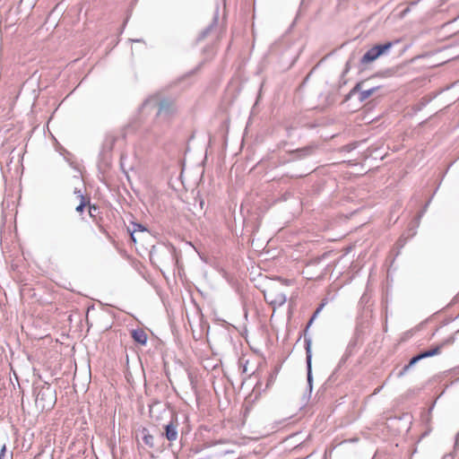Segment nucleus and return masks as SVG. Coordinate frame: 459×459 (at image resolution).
<instances>
[{
	"instance_id": "nucleus-14",
	"label": "nucleus",
	"mask_w": 459,
	"mask_h": 459,
	"mask_svg": "<svg viewBox=\"0 0 459 459\" xmlns=\"http://www.w3.org/2000/svg\"><path fill=\"white\" fill-rule=\"evenodd\" d=\"M143 439L147 446H149L151 447L153 446V437L152 435H150L148 433L144 434L143 437Z\"/></svg>"
},
{
	"instance_id": "nucleus-6",
	"label": "nucleus",
	"mask_w": 459,
	"mask_h": 459,
	"mask_svg": "<svg viewBox=\"0 0 459 459\" xmlns=\"http://www.w3.org/2000/svg\"><path fill=\"white\" fill-rule=\"evenodd\" d=\"M165 437L170 442L177 440V438H178V423L177 422H175L174 420H170L165 426Z\"/></svg>"
},
{
	"instance_id": "nucleus-9",
	"label": "nucleus",
	"mask_w": 459,
	"mask_h": 459,
	"mask_svg": "<svg viewBox=\"0 0 459 459\" xmlns=\"http://www.w3.org/2000/svg\"><path fill=\"white\" fill-rule=\"evenodd\" d=\"M132 337L136 342L142 345H144L147 342V334L142 329L134 330L132 332Z\"/></svg>"
},
{
	"instance_id": "nucleus-11",
	"label": "nucleus",
	"mask_w": 459,
	"mask_h": 459,
	"mask_svg": "<svg viewBox=\"0 0 459 459\" xmlns=\"http://www.w3.org/2000/svg\"><path fill=\"white\" fill-rule=\"evenodd\" d=\"M391 43L375 46V59L380 55L384 54L388 48H391Z\"/></svg>"
},
{
	"instance_id": "nucleus-1",
	"label": "nucleus",
	"mask_w": 459,
	"mask_h": 459,
	"mask_svg": "<svg viewBox=\"0 0 459 459\" xmlns=\"http://www.w3.org/2000/svg\"><path fill=\"white\" fill-rule=\"evenodd\" d=\"M56 402V391L49 385L36 389V407L43 411L51 410Z\"/></svg>"
},
{
	"instance_id": "nucleus-10",
	"label": "nucleus",
	"mask_w": 459,
	"mask_h": 459,
	"mask_svg": "<svg viewBox=\"0 0 459 459\" xmlns=\"http://www.w3.org/2000/svg\"><path fill=\"white\" fill-rule=\"evenodd\" d=\"M74 195H76V197L80 200V203L79 204L75 207V210L76 212H82L84 209V207L86 206L87 204V200L86 198L83 196L82 191L80 189H76L74 190Z\"/></svg>"
},
{
	"instance_id": "nucleus-3",
	"label": "nucleus",
	"mask_w": 459,
	"mask_h": 459,
	"mask_svg": "<svg viewBox=\"0 0 459 459\" xmlns=\"http://www.w3.org/2000/svg\"><path fill=\"white\" fill-rule=\"evenodd\" d=\"M446 343V342H444L441 344L437 345L436 347L431 348V349L413 357L410 360L409 364L403 368V371H407L411 366H413L416 362H418L421 359L432 357V356L439 354L441 352L442 348L445 346Z\"/></svg>"
},
{
	"instance_id": "nucleus-8",
	"label": "nucleus",
	"mask_w": 459,
	"mask_h": 459,
	"mask_svg": "<svg viewBox=\"0 0 459 459\" xmlns=\"http://www.w3.org/2000/svg\"><path fill=\"white\" fill-rule=\"evenodd\" d=\"M306 351H307V382L311 388L312 387V371H311V357H312V355H311L309 342H307Z\"/></svg>"
},
{
	"instance_id": "nucleus-15",
	"label": "nucleus",
	"mask_w": 459,
	"mask_h": 459,
	"mask_svg": "<svg viewBox=\"0 0 459 459\" xmlns=\"http://www.w3.org/2000/svg\"><path fill=\"white\" fill-rule=\"evenodd\" d=\"M136 228H137V230H139L141 231L144 230V229H143V227L142 225H140V224H134V230H133V232L131 233V237H132V238L134 241H135V239H134V233L136 231Z\"/></svg>"
},
{
	"instance_id": "nucleus-4",
	"label": "nucleus",
	"mask_w": 459,
	"mask_h": 459,
	"mask_svg": "<svg viewBox=\"0 0 459 459\" xmlns=\"http://www.w3.org/2000/svg\"><path fill=\"white\" fill-rule=\"evenodd\" d=\"M228 453L229 452L223 451L220 447L212 446L202 452L197 459H223Z\"/></svg>"
},
{
	"instance_id": "nucleus-17",
	"label": "nucleus",
	"mask_w": 459,
	"mask_h": 459,
	"mask_svg": "<svg viewBox=\"0 0 459 459\" xmlns=\"http://www.w3.org/2000/svg\"><path fill=\"white\" fill-rule=\"evenodd\" d=\"M458 443H459V434L457 435L456 437V441H455V445L458 446Z\"/></svg>"
},
{
	"instance_id": "nucleus-13",
	"label": "nucleus",
	"mask_w": 459,
	"mask_h": 459,
	"mask_svg": "<svg viewBox=\"0 0 459 459\" xmlns=\"http://www.w3.org/2000/svg\"><path fill=\"white\" fill-rule=\"evenodd\" d=\"M371 61H373V48L368 50L361 59L362 63H369Z\"/></svg>"
},
{
	"instance_id": "nucleus-5",
	"label": "nucleus",
	"mask_w": 459,
	"mask_h": 459,
	"mask_svg": "<svg viewBox=\"0 0 459 459\" xmlns=\"http://www.w3.org/2000/svg\"><path fill=\"white\" fill-rule=\"evenodd\" d=\"M366 82H361L358 83L353 90L351 91V95L356 94L357 92H359V100L360 101H364L367 100L373 92V89H367L365 88Z\"/></svg>"
},
{
	"instance_id": "nucleus-2",
	"label": "nucleus",
	"mask_w": 459,
	"mask_h": 459,
	"mask_svg": "<svg viewBox=\"0 0 459 459\" xmlns=\"http://www.w3.org/2000/svg\"><path fill=\"white\" fill-rule=\"evenodd\" d=\"M265 300L273 306H281L286 301L285 287L281 283H272L264 290Z\"/></svg>"
},
{
	"instance_id": "nucleus-16",
	"label": "nucleus",
	"mask_w": 459,
	"mask_h": 459,
	"mask_svg": "<svg viewBox=\"0 0 459 459\" xmlns=\"http://www.w3.org/2000/svg\"><path fill=\"white\" fill-rule=\"evenodd\" d=\"M361 302L364 303V302H368V297L367 295H363L362 298H361Z\"/></svg>"
},
{
	"instance_id": "nucleus-12",
	"label": "nucleus",
	"mask_w": 459,
	"mask_h": 459,
	"mask_svg": "<svg viewBox=\"0 0 459 459\" xmlns=\"http://www.w3.org/2000/svg\"><path fill=\"white\" fill-rule=\"evenodd\" d=\"M0 459H13V452H8L4 444L0 450Z\"/></svg>"
},
{
	"instance_id": "nucleus-7",
	"label": "nucleus",
	"mask_w": 459,
	"mask_h": 459,
	"mask_svg": "<svg viewBox=\"0 0 459 459\" xmlns=\"http://www.w3.org/2000/svg\"><path fill=\"white\" fill-rule=\"evenodd\" d=\"M174 102L171 100H161L158 103V113L159 114H169L173 110Z\"/></svg>"
}]
</instances>
